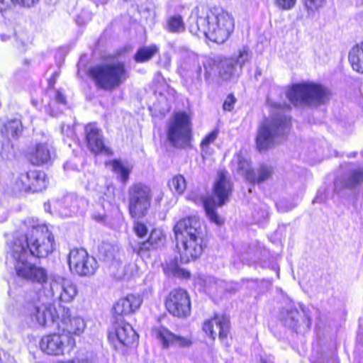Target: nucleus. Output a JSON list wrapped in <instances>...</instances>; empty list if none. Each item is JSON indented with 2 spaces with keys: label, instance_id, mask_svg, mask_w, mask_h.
<instances>
[{
  "label": "nucleus",
  "instance_id": "1",
  "mask_svg": "<svg viewBox=\"0 0 363 363\" xmlns=\"http://www.w3.org/2000/svg\"><path fill=\"white\" fill-rule=\"evenodd\" d=\"M26 233L14 236L8 242L9 255L17 277L22 280L43 284L48 279L45 268L30 262L29 255L38 259L48 257L57 250L55 237L48 225L33 218L26 220Z\"/></svg>",
  "mask_w": 363,
  "mask_h": 363
},
{
  "label": "nucleus",
  "instance_id": "2",
  "mask_svg": "<svg viewBox=\"0 0 363 363\" xmlns=\"http://www.w3.org/2000/svg\"><path fill=\"white\" fill-rule=\"evenodd\" d=\"M196 21L189 25V32L203 35L209 41L218 45L225 43L235 30V19L229 11L219 6L200 4L194 9Z\"/></svg>",
  "mask_w": 363,
  "mask_h": 363
},
{
  "label": "nucleus",
  "instance_id": "3",
  "mask_svg": "<svg viewBox=\"0 0 363 363\" xmlns=\"http://www.w3.org/2000/svg\"><path fill=\"white\" fill-rule=\"evenodd\" d=\"M175 247L182 263H189L199 259L206 247L202 225L196 216L179 219L173 226Z\"/></svg>",
  "mask_w": 363,
  "mask_h": 363
},
{
  "label": "nucleus",
  "instance_id": "4",
  "mask_svg": "<svg viewBox=\"0 0 363 363\" xmlns=\"http://www.w3.org/2000/svg\"><path fill=\"white\" fill-rule=\"evenodd\" d=\"M233 191V183L229 172L225 169H218L212 185L211 194L201 197L206 215L211 223L217 225L224 224V219L218 214L217 208L229 201Z\"/></svg>",
  "mask_w": 363,
  "mask_h": 363
},
{
  "label": "nucleus",
  "instance_id": "5",
  "mask_svg": "<svg viewBox=\"0 0 363 363\" xmlns=\"http://www.w3.org/2000/svg\"><path fill=\"white\" fill-rule=\"evenodd\" d=\"M86 76L99 89L113 91L129 78V72L123 61L96 64L89 67Z\"/></svg>",
  "mask_w": 363,
  "mask_h": 363
},
{
  "label": "nucleus",
  "instance_id": "6",
  "mask_svg": "<svg viewBox=\"0 0 363 363\" xmlns=\"http://www.w3.org/2000/svg\"><path fill=\"white\" fill-rule=\"evenodd\" d=\"M291 126V119L284 114H274L272 118H265L259 124L255 137L256 149L259 152H265L274 145V138Z\"/></svg>",
  "mask_w": 363,
  "mask_h": 363
},
{
  "label": "nucleus",
  "instance_id": "7",
  "mask_svg": "<svg viewBox=\"0 0 363 363\" xmlns=\"http://www.w3.org/2000/svg\"><path fill=\"white\" fill-rule=\"evenodd\" d=\"M330 96L331 91L327 87L311 82L294 84L286 93L289 101L295 106H319L327 103Z\"/></svg>",
  "mask_w": 363,
  "mask_h": 363
},
{
  "label": "nucleus",
  "instance_id": "8",
  "mask_svg": "<svg viewBox=\"0 0 363 363\" xmlns=\"http://www.w3.org/2000/svg\"><path fill=\"white\" fill-rule=\"evenodd\" d=\"M133 230L139 239L147 238L136 242L132 245V251L141 258H150L151 253L163 247L167 242L166 234L157 228L151 229L148 234V228L142 221L136 220L133 223Z\"/></svg>",
  "mask_w": 363,
  "mask_h": 363
},
{
  "label": "nucleus",
  "instance_id": "9",
  "mask_svg": "<svg viewBox=\"0 0 363 363\" xmlns=\"http://www.w3.org/2000/svg\"><path fill=\"white\" fill-rule=\"evenodd\" d=\"M166 138L175 149L185 150L192 147V125L189 116L184 111L175 112L169 121Z\"/></svg>",
  "mask_w": 363,
  "mask_h": 363
},
{
  "label": "nucleus",
  "instance_id": "10",
  "mask_svg": "<svg viewBox=\"0 0 363 363\" xmlns=\"http://www.w3.org/2000/svg\"><path fill=\"white\" fill-rule=\"evenodd\" d=\"M152 190L143 182L133 183L128 189L127 208L130 218L146 217L152 206Z\"/></svg>",
  "mask_w": 363,
  "mask_h": 363
},
{
  "label": "nucleus",
  "instance_id": "11",
  "mask_svg": "<svg viewBox=\"0 0 363 363\" xmlns=\"http://www.w3.org/2000/svg\"><path fill=\"white\" fill-rule=\"evenodd\" d=\"M49 186L50 177L48 174L35 168L21 172L13 182L15 190L26 194L42 193Z\"/></svg>",
  "mask_w": 363,
  "mask_h": 363
},
{
  "label": "nucleus",
  "instance_id": "12",
  "mask_svg": "<svg viewBox=\"0 0 363 363\" xmlns=\"http://www.w3.org/2000/svg\"><path fill=\"white\" fill-rule=\"evenodd\" d=\"M164 303L166 311L174 318H187L191 315V298L184 289H172L167 294Z\"/></svg>",
  "mask_w": 363,
  "mask_h": 363
},
{
  "label": "nucleus",
  "instance_id": "13",
  "mask_svg": "<svg viewBox=\"0 0 363 363\" xmlns=\"http://www.w3.org/2000/svg\"><path fill=\"white\" fill-rule=\"evenodd\" d=\"M68 264L71 272L79 277H90L99 267L96 259L82 247H75L69 251Z\"/></svg>",
  "mask_w": 363,
  "mask_h": 363
},
{
  "label": "nucleus",
  "instance_id": "14",
  "mask_svg": "<svg viewBox=\"0 0 363 363\" xmlns=\"http://www.w3.org/2000/svg\"><path fill=\"white\" fill-rule=\"evenodd\" d=\"M34 320V319H31ZM36 329L57 328L60 332H67L68 334L80 335L85 328L84 319H35Z\"/></svg>",
  "mask_w": 363,
  "mask_h": 363
},
{
  "label": "nucleus",
  "instance_id": "15",
  "mask_svg": "<svg viewBox=\"0 0 363 363\" xmlns=\"http://www.w3.org/2000/svg\"><path fill=\"white\" fill-rule=\"evenodd\" d=\"M84 136L87 148L94 155L104 154L110 156L113 154L112 149L106 145L102 132L95 123L84 126Z\"/></svg>",
  "mask_w": 363,
  "mask_h": 363
},
{
  "label": "nucleus",
  "instance_id": "16",
  "mask_svg": "<svg viewBox=\"0 0 363 363\" xmlns=\"http://www.w3.org/2000/svg\"><path fill=\"white\" fill-rule=\"evenodd\" d=\"M72 349L74 345V340L69 335H50L42 338L40 342V350L50 355H62L66 347Z\"/></svg>",
  "mask_w": 363,
  "mask_h": 363
},
{
  "label": "nucleus",
  "instance_id": "17",
  "mask_svg": "<svg viewBox=\"0 0 363 363\" xmlns=\"http://www.w3.org/2000/svg\"><path fill=\"white\" fill-rule=\"evenodd\" d=\"M108 339L113 342L117 340L123 346H130L137 342L138 336L124 319H116L109 330Z\"/></svg>",
  "mask_w": 363,
  "mask_h": 363
},
{
  "label": "nucleus",
  "instance_id": "18",
  "mask_svg": "<svg viewBox=\"0 0 363 363\" xmlns=\"http://www.w3.org/2000/svg\"><path fill=\"white\" fill-rule=\"evenodd\" d=\"M20 313L28 318H59L55 307L51 303H41L38 300L26 301L20 308Z\"/></svg>",
  "mask_w": 363,
  "mask_h": 363
},
{
  "label": "nucleus",
  "instance_id": "19",
  "mask_svg": "<svg viewBox=\"0 0 363 363\" xmlns=\"http://www.w3.org/2000/svg\"><path fill=\"white\" fill-rule=\"evenodd\" d=\"M143 299L139 295L129 294L119 298L113 304L112 313L114 318L131 315L139 310Z\"/></svg>",
  "mask_w": 363,
  "mask_h": 363
},
{
  "label": "nucleus",
  "instance_id": "20",
  "mask_svg": "<svg viewBox=\"0 0 363 363\" xmlns=\"http://www.w3.org/2000/svg\"><path fill=\"white\" fill-rule=\"evenodd\" d=\"M25 158L31 165L36 167L52 162L50 150L45 143H38L29 147L25 153Z\"/></svg>",
  "mask_w": 363,
  "mask_h": 363
},
{
  "label": "nucleus",
  "instance_id": "21",
  "mask_svg": "<svg viewBox=\"0 0 363 363\" xmlns=\"http://www.w3.org/2000/svg\"><path fill=\"white\" fill-rule=\"evenodd\" d=\"M274 173L273 166L266 163H260L257 169L248 168L245 172V180L252 185H259L271 179Z\"/></svg>",
  "mask_w": 363,
  "mask_h": 363
},
{
  "label": "nucleus",
  "instance_id": "22",
  "mask_svg": "<svg viewBox=\"0 0 363 363\" xmlns=\"http://www.w3.org/2000/svg\"><path fill=\"white\" fill-rule=\"evenodd\" d=\"M157 337L162 344L163 348L170 346L186 347L191 345V338L173 334L166 328H160L157 331Z\"/></svg>",
  "mask_w": 363,
  "mask_h": 363
},
{
  "label": "nucleus",
  "instance_id": "23",
  "mask_svg": "<svg viewBox=\"0 0 363 363\" xmlns=\"http://www.w3.org/2000/svg\"><path fill=\"white\" fill-rule=\"evenodd\" d=\"M229 324V319H208L204 323L203 330L213 340L218 332L219 338L223 340L228 335Z\"/></svg>",
  "mask_w": 363,
  "mask_h": 363
},
{
  "label": "nucleus",
  "instance_id": "24",
  "mask_svg": "<svg viewBox=\"0 0 363 363\" xmlns=\"http://www.w3.org/2000/svg\"><path fill=\"white\" fill-rule=\"evenodd\" d=\"M348 61L354 72L363 74V40L355 43L350 48Z\"/></svg>",
  "mask_w": 363,
  "mask_h": 363
},
{
  "label": "nucleus",
  "instance_id": "25",
  "mask_svg": "<svg viewBox=\"0 0 363 363\" xmlns=\"http://www.w3.org/2000/svg\"><path fill=\"white\" fill-rule=\"evenodd\" d=\"M23 127L20 119L13 118L6 121L0 129L1 134L8 138L18 139L23 133Z\"/></svg>",
  "mask_w": 363,
  "mask_h": 363
},
{
  "label": "nucleus",
  "instance_id": "26",
  "mask_svg": "<svg viewBox=\"0 0 363 363\" xmlns=\"http://www.w3.org/2000/svg\"><path fill=\"white\" fill-rule=\"evenodd\" d=\"M55 288L60 291V298L62 301H71L76 296V286L68 279L62 278L55 281Z\"/></svg>",
  "mask_w": 363,
  "mask_h": 363
},
{
  "label": "nucleus",
  "instance_id": "27",
  "mask_svg": "<svg viewBox=\"0 0 363 363\" xmlns=\"http://www.w3.org/2000/svg\"><path fill=\"white\" fill-rule=\"evenodd\" d=\"M159 52V48L155 44L149 46L140 47L133 55V59L137 63H144L150 61Z\"/></svg>",
  "mask_w": 363,
  "mask_h": 363
},
{
  "label": "nucleus",
  "instance_id": "28",
  "mask_svg": "<svg viewBox=\"0 0 363 363\" xmlns=\"http://www.w3.org/2000/svg\"><path fill=\"white\" fill-rule=\"evenodd\" d=\"M165 29L170 33H181L185 31L186 24L180 14L169 16L165 23Z\"/></svg>",
  "mask_w": 363,
  "mask_h": 363
},
{
  "label": "nucleus",
  "instance_id": "29",
  "mask_svg": "<svg viewBox=\"0 0 363 363\" xmlns=\"http://www.w3.org/2000/svg\"><path fill=\"white\" fill-rule=\"evenodd\" d=\"M106 165H111L112 171L119 174L120 182L123 184H127L129 180L130 169L128 167H125L120 160L114 159L110 160L106 162Z\"/></svg>",
  "mask_w": 363,
  "mask_h": 363
},
{
  "label": "nucleus",
  "instance_id": "30",
  "mask_svg": "<svg viewBox=\"0 0 363 363\" xmlns=\"http://www.w3.org/2000/svg\"><path fill=\"white\" fill-rule=\"evenodd\" d=\"M167 269L170 272L173 276L182 279H189L191 273L189 270L182 268L178 264V260L174 258L167 263Z\"/></svg>",
  "mask_w": 363,
  "mask_h": 363
},
{
  "label": "nucleus",
  "instance_id": "31",
  "mask_svg": "<svg viewBox=\"0 0 363 363\" xmlns=\"http://www.w3.org/2000/svg\"><path fill=\"white\" fill-rule=\"evenodd\" d=\"M302 2L308 16H314L327 4V0H302Z\"/></svg>",
  "mask_w": 363,
  "mask_h": 363
},
{
  "label": "nucleus",
  "instance_id": "32",
  "mask_svg": "<svg viewBox=\"0 0 363 363\" xmlns=\"http://www.w3.org/2000/svg\"><path fill=\"white\" fill-rule=\"evenodd\" d=\"M168 186L177 194H182L186 189V182L182 174L174 175L169 180Z\"/></svg>",
  "mask_w": 363,
  "mask_h": 363
},
{
  "label": "nucleus",
  "instance_id": "33",
  "mask_svg": "<svg viewBox=\"0 0 363 363\" xmlns=\"http://www.w3.org/2000/svg\"><path fill=\"white\" fill-rule=\"evenodd\" d=\"M363 182V169L352 170L345 182L344 186L347 189H352L357 186Z\"/></svg>",
  "mask_w": 363,
  "mask_h": 363
},
{
  "label": "nucleus",
  "instance_id": "34",
  "mask_svg": "<svg viewBox=\"0 0 363 363\" xmlns=\"http://www.w3.org/2000/svg\"><path fill=\"white\" fill-rule=\"evenodd\" d=\"M251 59V52L247 46H243L242 49L239 50L238 55L235 58V62L240 66L241 69L246 62H248Z\"/></svg>",
  "mask_w": 363,
  "mask_h": 363
},
{
  "label": "nucleus",
  "instance_id": "35",
  "mask_svg": "<svg viewBox=\"0 0 363 363\" xmlns=\"http://www.w3.org/2000/svg\"><path fill=\"white\" fill-rule=\"evenodd\" d=\"M219 130L214 129L208 133L201 140L200 146L202 150H207L211 143H213L218 138Z\"/></svg>",
  "mask_w": 363,
  "mask_h": 363
},
{
  "label": "nucleus",
  "instance_id": "36",
  "mask_svg": "<svg viewBox=\"0 0 363 363\" xmlns=\"http://www.w3.org/2000/svg\"><path fill=\"white\" fill-rule=\"evenodd\" d=\"M274 2L279 10L289 11L296 6L297 0H274Z\"/></svg>",
  "mask_w": 363,
  "mask_h": 363
},
{
  "label": "nucleus",
  "instance_id": "37",
  "mask_svg": "<svg viewBox=\"0 0 363 363\" xmlns=\"http://www.w3.org/2000/svg\"><path fill=\"white\" fill-rule=\"evenodd\" d=\"M236 102L237 99L233 94L230 93L228 94L223 104V109L225 111H232Z\"/></svg>",
  "mask_w": 363,
  "mask_h": 363
},
{
  "label": "nucleus",
  "instance_id": "38",
  "mask_svg": "<svg viewBox=\"0 0 363 363\" xmlns=\"http://www.w3.org/2000/svg\"><path fill=\"white\" fill-rule=\"evenodd\" d=\"M235 76V66L233 64L228 65L223 72L224 79L226 81L230 80L232 77Z\"/></svg>",
  "mask_w": 363,
  "mask_h": 363
},
{
  "label": "nucleus",
  "instance_id": "39",
  "mask_svg": "<svg viewBox=\"0 0 363 363\" xmlns=\"http://www.w3.org/2000/svg\"><path fill=\"white\" fill-rule=\"evenodd\" d=\"M14 4L23 7L30 8L34 6L40 2V0H11Z\"/></svg>",
  "mask_w": 363,
  "mask_h": 363
},
{
  "label": "nucleus",
  "instance_id": "40",
  "mask_svg": "<svg viewBox=\"0 0 363 363\" xmlns=\"http://www.w3.org/2000/svg\"><path fill=\"white\" fill-rule=\"evenodd\" d=\"M60 75V72L57 71L53 72L50 78L48 79V89H54L57 79Z\"/></svg>",
  "mask_w": 363,
  "mask_h": 363
},
{
  "label": "nucleus",
  "instance_id": "41",
  "mask_svg": "<svg viewBox=\"0 0 363 363\" xmlns=\"http://www.w3.org/2000/svg\"><path fill=\"white\" fill-rule=\"evenodd\" d=\"M55 101L57 103L62 104H66V103H67L66 97L65 96V95L62 94V92L60 90L56 91Z\"/></svg>",
  "mask_w": 363,
  "mask_h": 363
},
{
  "label": "nucleus",
  "instance_id": "42",
  "mask_svg": "<svg viewBox=\"0 0 363 363\" xmlns=\"http://www.w3.org/2000/svg\"><path fill=\"white\" fill-rule=\"evenodd\" d=\"M164 199V193H160L154 199V205L155 206L160 207L161 206V203Z\"/></svg>",
  "mask_w": 363,
  "mask_h": 363
},
{
  "label": "nucleus",
  "instance_id": "43",
  "mask_svg": "<svg viewBox=\"0 0 363 363\" xmlns=\"http://www.w3.org/2000/svg\"><path fill=\"white\" fill-rule=\"evenodd\" d=\"M59 363H85V361L83 358L80 357V354H78V357L73 360L60 362Z\"/></svg>",
  "mask_w": 363,
  "mask_h": 363
},
{
  "label": "nucleus",
  "instance_id": "44",
  "mask_svg": "<svg viewBox=\"0 0 363 363\" xmlns=\"http://www.w3.org/2000/svg\"><path fill=\"white\" fill-rule=\"evenodd\" d=\"M245 164H246L247 166L250 165V162L245 159H240L239 160L238 165H239L240 170H243Z\"/></svg>",
  "mask_w": 363,
  "mask_h": 363
},
{
  "label": "nucleus",
  "instance_id": "45",
  "mask_svg": "<svg viewBox=\"0 0 363 363\" xmlns=\"http://www.w3.org/2000/svg\"><path fill=\"white\" fill-rule=\"evenodd\" d=\"M306 320H307L306 324L308 325L310 323V319H306Z\"/></svg>",
  "mask_w": 363,
  "mask_h": 363
}]
</instances>
